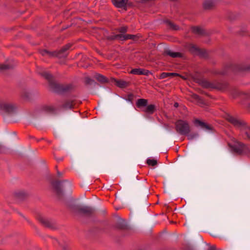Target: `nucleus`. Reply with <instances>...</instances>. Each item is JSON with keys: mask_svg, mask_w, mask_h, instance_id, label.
<instances>
[{"mask_svg": "<svg viewBox=\"0 0 250 250\" xmlns=\"http://www.w3.org/2000/svg\"><path fill=\"white\" fill-rule=\"evenodd\" d=\"M42 110L48 113H53L55 111V108L52 105H44L42 107Z\"/></svg>", "mask_w": 250, "mask_h": 250, "instance_id": "obj_27", "label": "nucleus"}, {"mask_svg": "<svg viewBox=\"0 0 250 250\" xmlns=\"http://www.w3.org/2000/svg\"><path fill=\"white\" fill-rule=\"evenodd\" d=\"M165 53L172 58L181 57L182 55L180 53L173 52L169 49H166Z\"/></svg>", "mask_w": 250, "mask_h": 250, "instance_id": "obj_23", "label": "nucleus"}, {"mask_svg": "<svg viewBox=\"0 0 250 250\" xmlns=\"http://www.w3.org/2000/svg\"><path fill=\"white\" fill-rule=\"evenodd\" d=\"M216 1L215 0H208L204 3V7L206 9H210L215 5Z\"/></svg>", "mask_w": 250, "mask_h": 250, "instance_id": "obj_21", "label": "nucleus"}, {"mask_svg": "<svg viewBox=\"0 0 250 250\" xmlns=\"http://www.w3.org/2000/svg\"><path fill=\"white\" fill-rule=\"evenodd\" d=\"M38 219L39 221L45 226L53 229H56L54 226V222L52 220H49L43 216H40Z\"/></svg>", "mask_w": 250, "mask_h": 250, "instance_id": "obj_15", "label": "nucleus"}, {"mask_svg": "<svg viewBox=\"0 0 250 250\" xmlns=\"http://www.w3.org/2000/svg\"><path fill=\"white\" fill-rule=\"evenodd\" d=\"M208 250H215V248L214 246L209 247Z\"/></svg>", "mask_w": 250, "mask_h": 250, "instance_id": "obj_38", "label": "nucleus"}, {"mask_svg": "<svg viewBox=\"0 0 250 250\" xmlns=\"http://www.w3.org/2000/svg\"><path fill=\"white\" fill-rule=\"evenodd\" d=\"M62 182L60 181L56 180L52 182V185L54 188L57 196L59 198H62L63 195V192L62 189Z\"/></svg>", "mask_w": 250, "mask_h": 250, "instance_id": "obj_11", "label": "nucleus"}, {"mask_svg": "<svg viewBox=\"0 0 250 250\" xmlns=\"http://www.w3.org/2000/svg\"><path fill=\"white\" fill-rule=\"evenodd\" d=\"M188 49L193 54L199 56L201 58H207L208 54L207 52L204 50L198 48L193 44H189L188 45Z\"/></svg>", "mask_w": 250, "mask_h": 250, "instance_id": "obj_10", "label": "nucleus"}, {"mask_svg": "<svg viewBox=\"0 0 250 250\" xmlns=\"http://www.w3.org/2000/svg\"><path fill=\"white\" fill-rule=\"evenodd\" d=\"M136 104L138 108H145L147 104V101L144 99H139L137 100Z\"/></svg>", "mask_w": 250, "mask_h": 250, "instance_id": "obj_22", "label": "nucleus"}, {"mask_svg": "<svg viewBox=\"0 0 250 250\" xmlns=\"http://www.w3.org/2000/svg\"><path fill=\"white\" fill-rule=\"evenodd\" d=\"M180 77L183 78V77H182V76H180Z\"/></svg>", "mask_w": 250, "mask_h": 250, "instance_id": "obj_45", "label": "nucleus"}, {"mask_svg": "<svg viewBox=\"0 0 250 250\" xmlns=\"http://www.w3.org/2000/svg\"><path fill=\"white\" fill-rule=\"evenodd\" d=\"M116 226L118 229H120L125 230L128 229L129 228L125 221L121 218H119L117 220Z\"/></svg>", "mask_w": 250, "mask_h": 250, "instance_id": "obj_16", "label": "nucleus"}, {"mask_svg": "<svg viewBox=\"0 0 250 250\" xmlns=\"http://www.w3.org/2000/svg\"><path fill=\"white\" fill-rule=\"evenodd\" d=\"M0 113L5 120L8 119L17 114V107L12 102L0 98Z\"/></svg>", "mask_w": 250, "mask_h": 250, "instance_id": "obj_2", "label": "nucleus"}, {"mask_svg": "<svg viewBox=\"0 0 250 250\" xmlns=\"http://www.w3.org/2000/svg\"><path fill=\"white\" fill-rule=\"evenodd\" d=\"M39 73L48 81L50 88L54 92H67L72 89L71 84H61L54 82L53 80V76L46 70L42 69L39 71Z\"/></svg>", "mask_w": 250, "mask_h": 250, "instance_id": "obj_1", "label": "nucleus"}, {"mask_svg": "<svg viewBox=\"0 0 250 250\" xmlns=\"http://www.w3.org/2000/svg\"><path fill=\"white\" fill-rule=\"evenodd\" d=\"M79 104V103L73 99H69L65 100L62 104V107L64 109H71L75 108Z\"/></svg>", "mask_w": 250, "mask_h": 250, "instance_id": "obj_13", "label": "nucleus"}, {"mask_svg": "<svg viewBox=\"0 0 250 250\" xmlns=\"http://www.w3.org/2000/svg\"><path fill=\"white\" fill-rule=\"evenodd\" d=\"M94 78L97 79L99 82L101 83H104L107 82V79L103 75L100 74H96Z\"/></svg>", "mask_w": 250, "mask_h": 250, "instance_id": "obj_28", "label": "nucleus"}, {"mask_svg": "<svg viewBox=\"0 0 250 250\" xmlns=\"http://www.w3.org/2000/svg\"><path fill=\"white\" fill-rule=\"evenodd\" d=\"M57 175L59 177H61L62 175V173L59 171H57Z\"/></svg>", "mask_w": 250, "mask_h": 250, "instance_id": "obj_37", "label": "nucleus"}, {"mask_svg": "<svg viewBox=\"0 0 250 250\" xmlns=\"http://www.w3.org/2000/svg\"><path fill=\"white\" fill-rule=\"evenodd\" d=\"M21 95L24 100L30 101L35 96V92L31 89L23 88L21 92Z\"/></svg>", "mask_w": 250, "mask_h": 250, "instance_id": "obj_12", "label": "nucleus"}, {"mask_svg": "<svg viewBox=\"0 0 250 250\" xmlns=\"http://www.w3.org/2000/svg\"><path fill=\"white\" fill-rule=\"evenodd\" d=\"M69 208L72 212L85 217H91L95 213V209L94 208L82 205L78 201L71 202L69 205Z\"/></svg>", "mask_w": 250, "mask_h": 250, "instance_id": "obj_3", "label": "nucleus"}, {"mask_svg": "<svg viewBox=\"0 0 250 250\" xmlns=\"http://www.w3.org/2000/svg\"><path fill=\"white\" fill-rule=\"evenodd\" d=\"M180 76V75L176 73H166L163 72L160 75V79H163L168 77Z\"/></svg>", "mask_w": 250, "mask_h": 250, "instance_id": "obj_25", "label": "nucleus"}, {"mask_svg": "<svg viewBox=\"0 0 250 250\" xmlns=\"http://www.w3.org/2000/svg\"><path fill=\"white\" fill-rule=\"evenodd\" d=\"M178 106V104L176 103L174 104V106L175 107H177Z\"/></svg>", "mask_w": 250, "mask_h": 250, "instance_id": "obj_39", "label": "nucleus"}, {"mask_svg": "<svg viewBox=\"0 0 250 250\" xmlns=\"http://www.w3.org/2000/svg\"><path fill=\"white\" fill-rule=\"evenodd\" d=\"M180 77L183 78V77H182V76H180Z\"/></svg>", "mask_w": 250, "mask_h": 250, "instance_id": "obj_43", "label": "nucleus"}, {"mask_svg": "<svg viewBox=\"0 0 250 250\" xmlns=\"http://www.w3.org/2000/svg\"><path fill=\"white\" fill-rule=\"evenodd\" d=\"M166 23H167V25L169 26L170 28L173 30H177L179 28L176 25L174 24L173 23L169 21H166Z\"/></svg>", "mask_w": 250, "mask_h": 250, "instance_id": "obj_30", "label": "nucleus"}, {"mask_svg": "<svg viewBox=\"0 0 250 250\" xmlns=\"http://www.w3.org/2000/svg\"><path fill=\"white\" fill-rule=\"evenodd\" d=\"M11 68V66L7 64H0V70L1 71H5L7 70H8Z\"/></svg>", "mask_w": 250, "mask_h": 250, "instance_id": "obj_31", "label": "nucleus"}, {"mask_svg": "<svg viewBox=\"0 0 250 250\" xmlns=\"http://www.w3.org/2000/svg\"><path fill=\"white\" fill-rule=\"evenodd\" d=\"M191 30L193 33L200 36H205L208 35L207 32L200 27H193Z\"/></svg>", "mask_w": 250, "mask_h": 250, "instance_id": "obj_20", "label": "nucleus"}, {"mask_svg": "<svg viewBox=\"0 0 250 250\" xmlns=\"http://www.w3.org/2000/svg\"><path fill=\"white\" fill-rule=\"evenodd\" d=\"M62 247L64 250H66V248L65 247L62 246Z\"/></svg>", "mask_w": 250, "mask_h": 250, "instance_id": "obj_42", "label": "nucleus"}, {"mask_svg": "<svg viewBox=\"0 0 250 250\" xmlns=\"http://www.w3.org/2000/svg\"><path fill=\"white\" fill-rule=\"evenodd\" d=\"M146 1H147V0H142V2L145 3V2H146Z\"/></svg>", "mask_w": 250, "mask_h": 250, "instance_id": "obj_41", "label": "nucleus"}, {"mask_svg": "<svg viewBox=\"0 0 250 250\" xmlns=\"http://www.w3.org/2000/svg\"><path fill=\"white\" fill-rule=\"evenodd\" d=\"M249 108H250V104Z\"/></svg>", "mask_w": 250, "mask_h": 250, "instance_id": "obj_46", "label": "nucleus"}, {"mask_svg": "<svg viewBox=\"0 0 250 250\" xmlns=\"http://www.w3.org/2000/svg\"><path fill=\"white\" fill-rule=\"evenodd\" d=\"M188 139L192 140L197 138L199 135L197 133H188V134L186 135Z\"/></svg>", "mask_w": 250, "mask_h": 250, "instance_id": "obj_29", "label": "nucleus"}, {"mask_svg": "<svg viewBox=\"0 0 250 250\" xmlns=\"http://www.w3.org/2000/svg\"><path fill=\"white\" fill-rule=\"evenodd\" d=\"M194 123L196 125L200 126L203 129L206 131H209L211 130V127L208 125H207L205 123L201 121L198 119H196Z\"/></svg>", "mask_w": 250, "mask_h": 250, "instance_id": "obj_18", "label": "nucleus"}, {"mask_svg": "<svg viewBox=\"0 0 250 250\" xmlns=\"http://www.w3.org/2000/svg\"><path fill=\"white\" fill-rule=\"evenodd\" d=\"M131 73L136 75H144L147 76L150 72L148 70L140 68H134L131 70Z\"/></svg>", "mask_w": 250, "mask_h": 250, "instance_id": "obj_19", "label": "nucleus"}, {"mask_svg": "<svg viewBox=\"0 0 250 250\" xmlns=\"http://www.w3.org/2000/svg\"><path fill=\"white\" fill-rule=\"evenodd\" d=\"M70 47V45L67 44L58 51H50L46 49H42L40 51V52L42 56L48 55L50 57L64 58L67 56L68 54V50Z\"/></svg>", "mask_w": 250, "mask_h": 250, "instance_id": "obj_5", "label": "nucleus"}, {"mask_svg": "<svg viewBox=\"0 0 250 250\" xmlns=\"http://www.w3.org/2000/svg\"><path fill=\"white\" fill-rule=\"evenodd\" d=\"M193 97H194V98L195 99L197 100L198 101H201V102H202V101H201V99L200 98V97L198 95H194Z\"/></svg>", "mask_w": 250, "mask_h": 250, "instance_id": "obj_36", "label": "nucleus"}, {"mask_svg": "<svg viewBox=\"0 0 250 250\" xmlns=\"http://www.w3.org/2000/svg\"><path fill=\"white\" fill-rule=\"evenodd\" d=\"M85 82L87 84H92L94 81L89 77L85 78Z\"/></svg>", "mask_w": 250, "mask_h": 250, "instance_id": "obj_34", "label": "nucleus"}, {"mask_svg": "<svg viewBox=\"0 0 250 250\" xmlns=\"http://www.w3.org/2000/svg\"><path fill=\"white\" fill-rule=\"evenodd\" d=\"M229 146L234 152L238 154L250 155V147L245 146L239 142H236L233 145H230Z\"/></svg>", "mask_w": 250, "mask_h": 250, "instance_id": "obj_7", "label": "nucleus"}, {"mask_svg": "<svg viewBox=\"0 0 250 250\" xmlns=\"http://www.w3.org/2000/svg\"><path fill=\"white\" fill-rule=\"evenodd\" d=\"M147 164L148 165L154 166L157 165V161L155 159H147Z\"/></svg>", "mask_w": 250, "mask_h": 250, "instance_id": "obj_32", "label": "nucleus"}, {"mask_svg": "<svg viewBox=\"0 0 250 250\" xmlns=\"http://www.w3.org/2000/svg\"><path fill=\"white\" fill-rule=\"evenodd\" d=\"M231 70L232 71H248L250 70V65L248 64H241L236 65H230L225 68L224 70L220 71L218 74L224 75L228 74V70Z\"/></svg>", "mask_w": 250, "mask_h": 250, "instance_id": "obj_8", "label": "nucleus"}, {"mask_svg": "<svg viewBox=\"0 0 250 250\" xmlns=\"http://www.w3.org/2000/svg\"><path fill=\"white\" fill-rule=\"evenodd\" d=\"M200 83L203 87L209 89H217L223 90L227 87V83L226 82H211L207 80L201 81Z\"/></svg>", "mask_w": 250, "mask_h": 250, "instance_id": "obj_6", "label": "nucleus"}, {"mask_svg": "<svg viewBox=\"0 0 250 250\" xmlns=\"http://www.w3.org/2000/svg\"><path fill=\"white\" fill-rule=\"evenodd\" d=\"M154 110L155 106L153 104H150L148 106L146 105V106L143 109V111L148 114H152L154 112Z\"/></svg>", "mask_w": 250, "mask_h": 250, "instance_id": "obj_26", "label": "nucleus"}, {"mask_svg": "<svg viewBox=\"0 0 250 250\" xmlns=\"http://www.w3.org/2000/svg\"><path fill=\"white\" fill-rule=\"evenodd\" d=\"M175 126L177 132L181 135H186L190 131L189 125L186 122L179 120L176 123Z\"/></svg>", "mask_w": 250, "mask_h": 250, "instance_id": "obj_9", "label": "nucleus"}, {"mask_svg": "<svg viewBox=\"0 0 250 250\" xmlns=\"http://www.w3.org/2000/svg\"><path fill=\"white\" fill-rule=\"evenodd\" d=\"M180 77L183 78V77H182V76H180Z\"/></svg>", "mask_w": 250, "mask_h": 250, "instance_id": "obj_44", "label": "nucleus"}, {"mask_svg": "<svg viewBox=\"0 0 250 250\" xmlns=\"http://www.w3.org/2000/svg\"><path fill=\"white\" fill-rule=\"evenodd\" d=\"M118 31L121 33L120 34H123L127 31V27L123 26L118 29Z\"/></svg>", "mask_w": 250, "mask_h": 250, "instance_id": "obj_33", "label": "nucleus"}, {"mask_svg": "<svg viewBox=\"0 0 250 250\" xmlns=\"http://www.w3.org/2000/svg\"><path fill=\"white\" fill-rule=\"evenodd\" d=\"M3 146L1 145L0 144V152H1V149L2 148Z\"/></svg>", "mask_w": 250, "mask_h": 250, "instance_id": "obj_40", "label": "nucleus"}, {"mask_svg": "<svg viewBox=\"0 0 250 250\" xmlns=\"http://www.w3.org/2000/svg\"><path fill=\"white\" fill-rule=\"evenodd\" d=\"M134 37V36L131 35L117 34L108 36L107 39L109 40H114L117 39L121 41H125L129 39H133Z\"/></svg>", "mask_w": 250, "mask_h": 250, "instance_id": "obj_14", "label": "nucleus"}, {"mask_svg": "<svg viewBox=\"0 0 250 250\" xmlns=\"http://www.w3.org/2000/svg\"><path fill=\"white\" fill-rule=\"evenodd\" d=\"M16 194L18 197L21 198L23 197L25 195L24 192H23V191H20V192L17 193Z\"/></svg>", "mask_w": 250, "mask_h": 250, "instance_id": "obj_35", "label": "nucleus"}, {"mask_svg": "<svg viewBox=\"0 0 250 250\" xmlns=\"http://www.w3.org/2000/svg\"><path fill=\"white\" fill-rule=\"evenodd\" d=\"M225 118L229 122L241 130L242 133L245 134V139L250 140V126L230 114H227Z\"/></svg>", "mask_w": 250, "mask_h": 250, "instance_id": "obj_4", "label": "nucleus"}, {"mask_svg": "<svg viewBox=\"0 0 250 250\" xmlns=\"http://www.w3.org/2000/svg\"><path fill=\"white\" fill-rule=\"evenodd\" d=\"M113 81H114L115 84L117 85L118 86L121 87V88H124L127 86V83L125 81H124L122 80H117L116 79H113Z\"/></svg>", "mask_w": 250, "mask_h": 250, "instance_id": "obj_24", "label": "nucleus"}, {"mask_svg": "<svg viewBox=\"0 0 250 250\" xmlns=\"http://www.w3.org/2000/svg\"><path fill=\"white\" fill-rule=\"evenodd\" d=\"M128 0H112L113 4L118 8H125L127 3Z\"/></svg>", "mask_w": 250, "mask_h": 250, "instance_id": "obj_17", "label": "nucleus"}]
</instances>
